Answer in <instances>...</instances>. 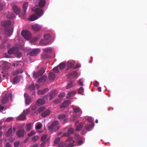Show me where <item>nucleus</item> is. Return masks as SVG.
I'll list each match as a JSON object with an SVG mask.
<instances>
[{
	"mask_svg": "<svg viewBox=\"0 0 147 147\" xmlns=\"http://www.w3.org/2000/svg\"><path fill=\"white\" fill-rule=\"evenodd\" d=\"M29 89L30 90H35V88H34V84H32L29 87Z\"/></svg>",
	"mask_w": 147,
	"mask_h": 147,
	"instance_id": "55",
	"label": "nucleus"
},
{
	"mask_svg": "<svg viewBox=\"0 0 147 147\" xmlns=\"http://www.w3.org/2000/svg\"><path fill=\"white\" fill-rule=\"evenodd\" d=\"M25 134L24 129L19 130L16 133V135L19 137H23Z\"/></svg>",
	"mask_w": 147,
	"mask_h": 147,
	"instance_id": "23",
	"label": "nucleus"
},
{
	"mask_svg": "<svg viewBox=\"0 0 147 147\" xmlns=\"http://www.w3.org/2000/svg\"><path fill=\"white\" fill-rule=\"evenodd\" d=\"M50 37V35L49 34H45L44 35V39L46 40H47Z\"/></svg>",
	"mask_w": 147,
	"mask_h": 147,
	"instance_id": "47",
	"label": "nucleus"
},
{
	"mask_svg": "<svg viewBox=\"0 0 147 147\" xmlns=\"http://www.w3.org/2000/svg\"><path fill=\"white\" fill-rule=\"evenodd\" d=\"M79 121H77L75 123V125L76 126V130L78 131L80 130L82 127L83 124L82 123H80L79 124Z\"/></svg>",
	"mask_w": 147,
	"mask_h": 147,
	"instance_id": "13",
	"label": "nucleus"
},
{
	"mask_svg": "<svg viewBox=\"0 0 147 147\" xmlns=\"http://www.w3.org/2000/svg\"><path fill=\"white\" fill-rule=\"evenodd\" d=\"M32 28L34 30L36 31H39L42 28V26L37 24H35L31 26Z\"/></svg>",
	"mask_w": 147,
	"mask_h": 147,
	"instance_id": "8",
	"label": "nucleus"
},
{
	"mask_svg": "<svg viewBox=\"0 0 147 147\" xmlns=\"http://www.w3.org/2000/svg\"><path fill=\"white\" fill-rule=\"evenodd\" d=\"M35 134V132L34 131H32L31 132L30 134H28V135L29 136H31L33 135L34 134Z\"/></svg>",
	"mask_w": 147,
	"mask_h": 147,
	"instance_id": "62",
	"label": "nucleus"
},
{
	"mask_svg": "<svg viewBox=\"0 0 147 147\" xmlns=\"http://www.w3.org/2000/svg\"><path fill=\"white\" fill-rule=\"evenodd\" d=\"M56 94V92L55 91H53L51 92L49 95H47L45 97H45L47 98V99L49 98L50 100H51L52 98L55 96V95Z\"/></svg>",
	"mask_w": 147,
	"mask_h": 147,
	"instance_id": "14",
	"label": "nucleus"
},
{
	"mask_svg": "<svg viewBox=\"0 0 147 147\" xmlns=\"http://www.w3.org/2000/svg\"><path fill=\"white\" fill-rule=\"evenodd\" d=\"M88 120L89 122H90L91 123H94L93 120L91 117H88Z\"/></svg>",
	"mask_w": 147,
	"mask_h": 147,
	"instance_id": "57",
	"label": "nucleus"
},
{
	"mask_svg": "<svg viewBox=\"0 0 147 147\" xmlns=\"http://www.w3.org/2000/svg\"><path fill=\"white\" fill-rule=\"evenodd\" d=\"M40 36H39L38 38L37 37H35L32 39V41L33 42H36L38 39V38H40Z\"/></svg>",
	"mask_w": 147,
	"mask_h": 147,
	"instance_id": "64",
	"label": "nucleus"
},
{
	"mask_svg": "<svg viewBox=\"0 0 147 147\" xmlns=\"http://www.w3.org/2000/svg\"><path fill=\"white\" fill-rule=\"evenodd\" d=\"M72 108L74 112L75 113L79 112L80 113H82V110L79 107L73 106Z\"/></svg>",
	"mask_w": 147,
	"mask_h": 147,
	"instance_id": "30",
	"label": "nucleus"
},
{
	"mask_svg": "<svg viewBox=\"0 0 147 147\" xmlns=\"http://www.w3.org/2000/svg\"><path fill=\"white\" fill-rule=\"evenodd\" d=\"M46 3L45 0H41L39 3V6L40 7H42L44 6Z\"/></svg>",
	"mask_w": 147,
	"mask_h": 147,
	"instance_id": "36",
	"label": "nucleus"
},
{
	"mask_svg": "<svg viewBox=\"0 0 147 147\" xmlns=\"http://www.w3.org/2000/svg\"><path fill=\"white\" fill-rule=\"evenodd\" d=\"M34 13L38 17H41L43 14V12L42 9L36 8L34 11Z\"/></svg>",
	"mask_w": 147,
	"mask_h": 147,
	"instance_id": "6",
	"label": "nucleus"
},
{
	"mask_svg": "<svg viewBox=\"0 0 147 147\" xmlns=\"http://www.w3.org/2000/svg\"><path fill=\"white\" fill-rule=\"evenodd\" d=\"M75 62L73 60L68 61L66 64V66L68 68H69L72 67L75 64Z\"/></svg>",
	"mask_w": 147,
	"mask_h": 147,
	"instance_id": "15",
	"label": "nucleus"
},
{
	"mask_svg": "<svg viewBox=\"0 0 147 147\" xmlns=\"http://www.w3.org/2000/svg\"><path fill=\"white\" fill-rule=\"evenodd\" d=\"M66 116L64 114H60L58 115V118L60 120H62L64 119V122H65L67 120V119L66 118Z\"/></svg>",
	"mask_w": 147,
	"mask_h": 147,
	"instance_id": "16",
	"label": "nucleus"
},
{
	"mask_svg": "<svg viewBox=\"0 0 147 147\" xmlns=\"http://www.w3.org/2000/svg\"><path fill=\"white\" fill-rule=\"evenodd\" d=\"M13 131L12 130L11 128H10L9 129L6 134V136H9L12 135V134L14 133L16 130L15 128H13Z\"/></svg>",
	"mask_w": 147,
	"mask_h": 147,
	"instance_id": "17",
	"label": "nucleus"
},
{
	"mask_svg": "<svg viewBox=\"0 0 147 147\" xmlns=\"http://www.w3.org/2000/svg\"><path fill=\"white\" fill-rule=\"evenodd\" d=\"M45 108L44 107H39L37 110L38 111L39 113H40L42 111H43L44 110H45Z\"/></svg>",
	"mask_w": 147,
	"mask_h": 147,
	"instance_id": "46",
	"label": "nucleus"
},
{
	"mask_svg": "<svg viewBox=\"0 0 147 147\" xmlns=\"http://www.w3.org/2000/svg\"><path fill=\"white\" fill-rule=\"evenodd\" d=\"M83 80L82 79H80L78 82V84L80 86H83Z\"/></svg>",
	"mask_w": 147,
	"mask_h": 147,
	"instance_id": "58",
	"label": "nucleus"
},
{
	"mask_svg": "<svg viewBox=\"0 0 147 147\" xmlns=\"http://www.w3.org/2000/svg\"><path fill=\"white\" fill-rule=\"evenodd\" d=\"M50 113V110L49 109L46 110L41 114V116L43 117H46L49 115Z\"/></svg>",
	"mask_w": 147,
	"mask_h": 147,
	"instance_id": "32",
	"label": "nucleus"
},
{
	"mask_svg": "<svg viewBox=\"0 0 147 147\" xmlns=\"http://www.w3.org/2000/svg\"><path fill=\"white\" fill-rule=\"evenodd\" d=\"M60 141V139L59 138H56L54 141V143L55 144L58 143Z\"/></svg>",
	"mask_w": 147,
	"mask_h": 147,
	"instance_id": "59",
	"label": "nucleus"
},
{
	"mask_svg": "<svg viewBox=\"0 0 147 147\" xmlns=\"http://www.w3.org/2000/svg\"><path fill=\"white\" fill-rule=\"evenodd\" d=\"M9 63L5 61H2L0 62V67L2 68H7L9 67Z\"/></svg>",
	"mask_w": 147,
	"mask_h": 147,
	"instance_id": "9",
	"label": "nucleus"
},
{
	"mask_svg": "<svg viewBox=\"0 0 147 147\" xmlns=\"http://www.w3.org/2000/svg\"><path fill=\"white\" fill-rule=\"evenodd\" d=\"M84 91V89L82 87H81L78 89V93L79 94H82Z\"/></svg>",
	"mask_w": 147,
	"mask_h": 147,
	"instance_id": "53",
	"label": "nucleus"
},
{
	"mask_svg": "<svg viewBox=\"0 0 147 147\" xmlns=\"http://www.w3.org/2000/svg\"><path fill=\"white\" fill-rule=\"evenodd\" d=\"M94 123H91L89 125H88L86 126V129L88 130H89L90 129L93 127Z\"/></svg>",
	"mask_w": 147,
	"mask_h": 147,
	"instance_id": "43",
	"label": "nucleus"
},
{
	"mask_svg": "<svg viewBox=\"0 0 147 147\" xmlns=\"http://www.w3.org/2000/svg\"><path fill=\"white\" fill-rule=\"evenodd\" d=\"M45 100L42 99H39L36 102V105H37L38 106L42 105L45 103Z\"/></svg>",
	"mask_w": 147,
	"mask_h": 147,
	"instance_id": "27",
	"label": "nucleus"
},
{
	"mask_svg": "<svg viewBox=\"0 0 147 147\" xmlns=\"http://www.w3.org/2000/svg\"><path fill=\"white\" fill-rule=\"evenodd\" d=\"M49 91L48 88H46L44 90H40L38 91V94L41 95L46 93Z\"/></svg>",
	"mask_w": 147,
	"mask_h": 147,
	"instance_id": "33",
	"label": "nucleus"
},
{
	"mask_svg": "<svg viewBox=\"0 0 147 147\" xmlns=\"http://www.w3.org/2000/svg\"><path fill=\"white\" fill-rule=\"evenodd\" d=\"M75 85V84L73 82H71L69 84L66 86L67 89H69L72 87L73 86Z\"/></svg>",
	"mask_w": 147,
	"mask_h": 147,
	"instance_id": "44",
	"label": "nucleus"
},
{
	"mask_svg": "<svg viewBox=\"0 0 147 147\" xmlns=\"http://www.w3.org/2000/svg\"><path fill=\"white\" fill-rule=\"evenodd\" d=\"M40 52V50L39 49H34L32 51L30 52L29 54L31 56L36 55Z\"/></svg>",
	"mask_w": 147,
	"mask_h": 147,
	"instance_id": "11",
	"label": "nucleus"
},
{
	"mask_svg": "<svg viewBox=\"0 0 147 147\" xmlns=\"http://www.w3.org/2000/svg\"><path fill=\"white\" fill-rule=\"evenodd\" d=\"M39 137L38 136H34L32 138V140L34 141L37 140L39 139Z\"/></svg>",
	"mask_w": 147,
	"mask_h": 147,
	"instance_id": "56",
	"label": "nucleus"
},
{
	"mask_svg": "<svg viewBox=\"0 0 147 147\" xmlns=\"http://www.w3.org/2000/svg\"><path fill=\"white\" fill-rule=\"evenodd\" d=\"M65 94L64 93H62L60 94L59 95V97L60 98V99L54 101V102L55 103H57L60 102L62 101V98H61L62 97L64 96L65 95Z\"/></svg>",
	"mask_w": 147,
	"mask_h": 147,
	"instance_id": "24",
	"label": "nucleus"
},
{
	"mask_svg": "<svg viewBox=\"0 0 147 147\" xmlns=\"http://www.w3.org/2000/svg\"><path fill=\"white\" fill-rule=\"evenodd\" d=\"M77 74L76 71H74L72 73L68 74L67 76L69 78H71L76 77Z\"/></svg>",
	"mask_w": 147,
	"mask_h": 147,
	"instance_id": "28",
	"label": "nucleus"
},
{
	"mask_svg": "<svg viewBox=\"0 0 147 147\" xmlns=\"http://www.w3.org/2000/svg\"><path fill=\"white\" fill-rule=\"evenodd\" d=\"M65 65H66L65 63H62L59 64V67L61 69H63Z\"/></svg>",
	"mask_w": 147,
	"mask_h": 147,
	"instance_id": "45",
	"label": "nucleus"
},
{
	"mask_svg": "<svg viewBox=\"0 0 147 147\" xmlns=\"http://www.w3.org/2000/svg\"><path fill=\"white\" fill-rule=\"evenodd\" d=\"M24 96L26 104L28 105L30 104L31 102V97L28 96L27 93H25L24 94Z\"/></svg>",
	"mask_w": 147,
	"mask_h": 147,
	"instance_id": "7",
	"label": "nucleus"
},
{
	"mask_svg": "<svg viewBox=\"0 0 147 147\" xmlns=\"http://www.w3.org/2000/svg\"><path fill=\"white\" fill-rule=\"evenodd\" d=\"M38 17L34 15H32L29 17L28 20L30 21H33L37 19Z\"/></svg>",
	"mask_w": 147,
	"mask_h": 147,
	"instance_id": "34",
	"label": "nucleus"
},
{
	"mask_svg": "<svg viewBox=\"0 0 147 147\" xmlns=\"http://www.w3.org/2000/svg\"><path fill=\"white\" fill-rule=\"evenodd\" d=\"M13 119V118L12 117H9L6 119L5 121L7 122L10 121L12 120Z\"/></svg>",
	"mask_w": 147,
	"mask_h": 147,
	"instance_id": "61",
	"label": "nucleus"
},
{
	"mask_svg": "<svg viewBox=\"0 0 147 147\" xmlns=\"http://www.w3.org/2000/svg\"><path fill=\"white\" fill-rule=\"evenodd\" d=\"M23 72V70L21 69H18L14 71L12 74L13 75H16Z\"/></svg>",
	"mask_w": 147,
	"mask_h": 147,
	"instance_id": "29",
	"label": "nucleus"
},
{
	"mask_svg": "<svg viewBox=\"0 0 147 147\" xmlns=\"http://www.w3.org/2000/svg\"><path fill=\"white\" fill-rule=\"evenodd\" d=\"M53 71L54 72H55V73L59 72V67L57 66L54 67L53 69Z\"/></svg>",
	"mask_w": 147,
	"mask_h": 147,
	"instance_id": "48",
	"label": "nucleus"
},
{
	"mask_svg": "<svg viewBox=\"0 0 147 147\" xmlns=\"http://www.w3.org/2000/svg\"><path fill=\"white\" fill-rule=\"evenodd\" d=\"M47 135H45L42 136L41 137V139L42 140H44L47 137Z\"/></svg>",
	"mask_w": 147,
	"mask_h": 147,
	"instance_id": "63",
	"label": "nucleus"
},
{
	"mask_svg": "<svg viewBox=\"0 0 147 147\" xmlns=\"http://www.w3.org/2000/svg\"><path fill=\"white\" fill-rule=\"evenodd\" d=\"M78 144L79 145H81L84 142V140H80L79 137L77 140Z\"/></svg>",
	"mask_w": 147,
	"mask_h": 147,
	"instance_id": "49",
	"label": "nucleus"
},
{
	"mask_svg": "<svg viewBox=\"0 0 147 147\" xmlns=\"http://www.w3.org/2000/svg\"><path fill=\"white\" fill-rule=\"evenodd\" d=\"M21 79V77L19 76H16L11 81V82L13 84L17 83L20 82Z\"/></svg>",
	"mask_w": 147,
	"mask_h": 147,
	"instance_id": "21",
	"label": "nucleus"
},
{
	"mask_svg": "<svg viewBox=\"0 0 147 147\" xmlns=\"http://www.w3.org/2000/svg\"><path fill=\"white\" fill-rule=\"evenodd\" d=\"M42 127V125L40 123H38L36 125L35 129L36 130L40 129Z\"/></svg>",
	"mask_w": 147,
	"mask_h": 147,
	"instance_id": "42",
	"label": "nucleus"
},
{
	"mask_svg": "<svg viewBox=\"0 0 147 147\" xmlns=\"http://www.w3.org/2000/svg\"><path fill=\"white\" fill-rule=\"evenodd\" d=\"M5 6V5L4 4L0 3V10L3 9Z\"/></svg>",
	"mask_w": 147,
	"mask_h": 147,
	"instance_id": "60",
	"label": "nucleus"
},
{
	"mask_svg": "<svg viewBox=\"0 0 147 147\" xmlns=\"http://www.w3.org/2000/svg\"><path fill=\"white\" fill-rule=\"evenodd\" d=\"M76 93V91L74 90L69 92L67 94V97L69 99H72Z\"/></svg>",
	"mask_w": 147,
	"mask_h": 147,
	"instance_id": "19",
	"label": "nucleus"
},
{
	"mask_svg": "<svg viewBox=\"0 0 147 147\" xmlns=\"http://www.w3.org/2000/svg\"><path fill=\"white\" fill-rule=\"evenodd\" d=\"M11 97V94H6L2 98L1 102L2 104H5L8 100L9 97Z\"/></svg>",
	"mask_w": 147,
	"mask_h": 147,
	"instance_id": "5",
	"label": "nucleus"
},
{
	"mask_svg": "<svg viewBox=\"0 0 147 147\" xmlns=\"http://www.w3.org/2000/svg\"><path fill=\"white\" fill-rule=\"evenodd\" d=\"M55 74L53 72L50 73L49 75V78L50 80H53L55 78Z\"/></svg>",
	"mask_w": 147,
	"mask_h": 147,
	"instance_id": "38",
	"label": "nucleus"
},
{
	"mask_svg": "<svg viewBox=\"0 0 147 147\" xmlns=\"http://www.w3.org/2000/svg\"><path fill=\"white\" fill-rule=\"evenodd\" d=\"M28 6V3L25 2L24 3L23 5V8L24 10L23 16L25 15Z\"/></svg>",
	"mask_w": 147,
	"mask_h": 147,
	"instance_id": "25",
	"label": "nucleus"
},
{
	"mask_svg": "<svg viewBox=\"0 0 147 147\" xmlns=\"http://www.w3.org/2000/svg\"><path fill=\"white\" fill-rule=\"evenodd\" d=\"M20 145V143L18 141H16L14 142V145L15 147H18Z\"/></svg>",
	"mask_w": 147,
	"mask_h": 147,
	"instance_id": "54",
	"label": "nucleus"
},
{
	"mask_svg": "<svg viewBox=\"0 0 147 147\" xmlns=\"http://www.w3.org/2000/svg\"><path fill=\"white\" fill-rule=\"evenodd\" d=\"M30 112V109H26L25 110H24L22 114H23L25 115L28 113Z\"/></svg>",
	"mask_w": 147,
	"mask_h": 147,
	"instance_id": "51",
	"label": "nucleus"
},
{
	"mask_svg": "<svg viewBox=\"0 0 147 147\" xmlns=\"http://www.w3.org/2000/svg\"><path fill=\"white\" fill-rule=\"evenodd\" d=\"M12 8L13 11L17 15H18L20 13L21 11L20 9L17 5H14L12 6Z\"/></svg>",
	"mask_w": 147,
	"mask_h": 147,
	"instance_id": "10",
	"label": "nucleus"
},
{
	"mask_svg": "<svg viewBox=\"0 0 147 147\" xmlns=\"http://www.w3.org/2000/svg\"><path fill=\"white\" fill-rule=\"evenodd\" d=\"M13 32L12 28L9 27L6 28L5 30V35L6 37H9L12 34Z\"/></svg>",
	"mask_w": 147,
	"mask_h": 147,
	"instance_id": "4",
	"label": "nucleus"
},
{
	"mask_svg": "<svg viewBox=\"0 0 147 147\" xmlns=\"http://www.w3.org/2000/svg\"><path fill=\"white\" fill-rule=\"evenodd\" d=\"M32 126L33 124L32 123H29L27 124L26 126V130L28 131H29L32 128Z\"/></svg>",
	"mask_w": 147,
	"mask_h": 147,
	"instance_id": "37",
	"label": "nucleus"
},
{
	"mask_svg": "<svg viewBox=\"0 0 147 147\" xmlns=\"http://www.w3.org/2000/svg\"><path fill=\"white\" fill-rule=\"evenodd\" d=\"M6 17L9 19H13L14 18L16 17L14 14L11 12L8 13L6 16Z\"/></svg>",
	"mask_w": 147,
	"mask_h": 147,
	"instance_id": "31",
	"label": "nucleus"
},
{
	"mask_svg": "<svg viewBox=\"0 0 147 147\" xmlns=\"http://www.w3.org/2000/svg\"><path fill=\"white\" fill-rule=\"evenodd\" d=\"M59 122L57 121H54L51 125L48 127V129L51 131H55L58 130L59 128V127L58 126Z\"/></svg>",
	"mask_w": 147,
	"mask_h": 147,
	"instance_id": "2",
	"label": "nucleus"
},
{
	"mask_svg": "<svg viewBox=\"0 0 147 147\" xmlns=\"http://www.w3.org/2000/svg\"><path fill=\"white\" fill-rule=\"evenodd\" d=\"M25 115L22 113V114L18 117V119L20 120H23L25 119Z\"/></svg>",
	"mask_w": 147,
	"mask_h": 147,
	"instance_id": "40",
	"label": "nucleus"
},
{
	"mask_svg": "<svg viewBox=\"0 0 147 147\" xmlns=\"http://www.w3.org/2000/svg\"><path fill=\"white\" fill-rule=\"evenodd\" d=\"M24 63L21 61H16L13 63V65L15 67H16L17 66L21 67L24 65Z\"/></svg>",
	"mask_w": 147,
	"mask_h": 147,
	"instance_id": "18",
	"label": "nucleus"
},
{
	"mask_svg": "<svg viewBox=\"0 0 147 147\" xmlns=\"http://www.w3.org/2000/svg\"><path fill=\"white\" fill-rule=\"evenodd\" d=\"M70 102L69 100L65 101L60 106V108H63L67 107L70 104Z\"/></svg>",
	"mask_w": 147,
	"mask_h": 147,
	"instance_id": "20",
	"label": "nucleus"
},
{
	"mask_svg": "<svg viewBox=\"0 0 147 147\" xmlns=\"http://www.w3.org/2000/svg\"><path fill=\"white\" fill-rule=\"evenodd\" d=\"M18 52V48L16 47L10 49L8 51L9 54H16Z\"/></svg>",
	"mask_w": 147,
	"mask_h": 147,
	"instance_id": "12",
	"label": "nucleus"
},
{
	"mask_svg": "<svg viewBox=\"0 0 147 147\" xmlns=\"http://www.w3.org/2000/svg\"><path fill=\"white\" fill-rule=\"evenodd\" d=\"M74 130L71 128L68 129V133H64L63 134V136H68L69 134H72L74 132Z\"/></svg>",
	"mask_w": 147,
	"mask_h": 147,
	"instance_id": "22",
	"label": "nucleus"
},
{
	"mask_svg": "<svg viewBox=\"0 0 147 147\" xmlns=\"http://www.w3.org/2000/svg\"><path fill=\"white\" fill-rule=\"evenodd\" d=\"M44 72L45 70L43 68L41 69L38 72V73L39 74V75H40V76L44 74Z\"/></svg>",
	"mask_w": 147,
	"mask_h": 147,
	"instance_id": "50",
	"label": "nucleus"
},
{
	"mask_svg": "<svg viewBox=\"0 0 147 147\" xmlns=\"http://www.w3.org/2000/svg\"><path fill=\"white\" fill-rule=\"evenodd\" d=\"M11 24V22L9 21H4L1 22V25L4 27L9 26Z\"/></svg>",
	"mask_w": 147,
	"mask_h": 147,
	"instance_id": "26",
	"label": "nucleus"
},
{
	"mask_svg": "<svg viewBox=\"0 0 147 147\" xmlns=\"http://www.w3.org/2000/svg\"><path fill=\"white\" fill-rule=\"evenodd\" d=\"M44 51L46 53H50L52 52V49L51 48H45L44 49Z\"/></svg>",
	"mask_w": 147,
	"mask_h": 147,
	"instance_id": "41",
	"label": "nucleus"
},
{
	"mask_svg": "<svg viewBox=\"0 0 147 147\" xmlns=\"http://www.w3.org/2000/svg\"><path fill=\"white\" fill-rule=\"evenodd\" d=\"M46 77L45 76H43L38 79V82L39 83H43L46 81Z\"/></svg>",
	"mask_w": 147,
	"mask_h": 147,
	"instance_id": "35",
	"label": "nucleus"
},
{
	"mask_svg": "<svg viewBox=\"0 0 147 147\" xmlns=\"http://www.w3.org/2000/svg\"><path fill=\"white\" fill-rule=\"evenodd\" d=\"M72 140V138L69 137L65 142L60 143L58 145V147H73V144L69 142Z\"/></svg>",
	"mask_w": 147,
	"mask_h": 147,
	"instance_id": "1",
	"label": "nucleus"
},
{
	"mask_svg": "<svg viewBox=\"0 0 147 147\" xmlns=\"http://www.w3.org/2000/svg\"><path fill=\"white\" fill-rule=\"evenodd\" d=\"M39 74L38 72L37 73L34 72L33 75V77L34 78H37L38 76H40V75H39Z\"/></svg>",
	"mask_w": 147,
	"mask_h": 147,
	"instance_id": "52",
	"label": "nucleus"
},
{
	"mask_svg": "<svg viewBox=\"0 0 147 147\" xmlns=\"http://www.w3.org/2000/svg\"><path fill=\"white\" fill-rule=\"evenodd\" d=\"M22 35L27 40L31 38V34L30 32L27 31H23L21 32Z\"/></svg>",
	"mask_w": 147,
	"mask_h": 147,
	"instance_id": "3",
	"label": "nucleus"
},
{
	"mask_svg": "<svg viewBox=\"0 0 147 147\" xmlns=\"http://www.w3.org/2000/svg\"><path fill=\"white\" fill-rule=\"evenodd\" d=\"M48 43L47 40H46L45 39L44 40H42L40 42V44L41 45H46Z\"/></svg>",
	"mask_w": 147,
	"mask_h": 147,
	"instance_id": "39",
	"label": "nucleus"
}]
</instances>
